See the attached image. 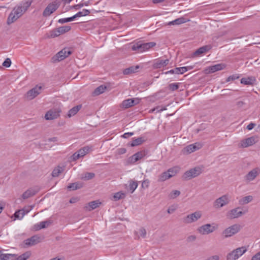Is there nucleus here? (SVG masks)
<instances>
[{
    "label": "nucleus",
    "instance_id": "nucleus-1",
    "mask_svg": "<svg viewBox=\"0 0 260 260\" xmlns=\"http://www.w3.org/2000/svg\"><path fill=\"white\" fill-rule=\"evenodd\" d=\"M31 3V1H24L16 6L8 17L7 24H11L21 17L27 10Z\"/></svg>",
    "mask_w": 260,
    "mask_h": 260
},
{
    "label": "nucleus",
    "instance_id": "nucleus-2",
    "mask_svg": "<svg viewBox=\"0 0 260 260\" xmlns=\"http://www.w3.org/2000/svg\"><path fill=\"white\" fill-rule=\"evenodd\" d=\"M156 43L154 42L142 43L138 42L135 43L132 46V50L138 52H143L148 50L151 48L155 46Z\"/></svg>",
    "mask_w": 260,
    "mask_h": 260
},
{
    "label": "nucleus",
    "instance_id": "nucleus-3",
    "mask_svg": "<svg viewBox=\"0 0 260 260\" xmlns=\"http://www.w3.org/2000/svg\"><path fill=\"white\" fill-rule=\"evenodd\" d=\"M247 250V248L245 246L237 248L227 254L226 260H237L244 254Z\"/></svg>",
    "mask_w": 260,
    "mask_h": 260
},
{
    "label": "nucleus",
    "instance_id": "nucleus-4",
    "mask_svg": "<svg viewBox=\"0 0 260 260\" xmlns=\"http://www.w3.org/2000/svg\"><path fill=\"white\" fill-rule=\"evenodd\" d=\"M217 229L218 225L214 223L212 224L207 223L199 226L197 229V231L200 234L204 235L212 233Z\"/></svg>",
    "mask_w": 260,
    "mask_h": 260
},
{
    "label": "nucleus",
    "instance_id": "nucleus-5",
    "mask_svg": "<svg viewBox=\"0 0 260 260\" xmlns=\"http://www.w3.org/2000/svg\"><path fill=\"white\" fill-rule=\"evenodd\" d=\"M202 216V212L197 211L189 214L183 218V222L185 224H190L199 220Z\"/></svg>",
    "mask_w": 260,
    "mask_h": 260
},
{
    "label": "nucleus",
    "instance_id": "nucleus-6",
    "mask_svg": "<svg viewBox=\"0 0 260 260\" xmlns=\"http://www.w3.org/2000/svg\"><path fill=\"white\" fill-rule=\"evenodd\" d=\"M202 172V168L200 167H196L186 171L182 176V178L186 180H189L198 176Z\"/></svg>",
    "mask_w": 260,
    "mask_h": 260
},
{
    "label": "nucleus",
    "instance_id": "nucleus-7",
    "mask_svg": "<svg viewBox=\"0 0 260 260\" xmlns=\"http://www.w3.org/2000/svg\"><path fill=\"white\" fill-rule=\"evenodd\" d=\"M72 52L71 48H64L54 56L52 57V60L54 62L61 61L71 54Z\"/></svg>",
    "mask_w": 260,
    "mask_h": 260
},
{
    "label": "nucleus",
    "instance_id": "nucleus-8",
    "mask_svg": "<svg viewBox=\"0 0 260 260\" xmlns=\"http://www.w3.org/2000/svg\"><path fill=\"white\" fill-rule=\"evenodd\" d=\"M230 202V198L228 195H223L217 199L214 203V207L219 209L228 205Z\"/></svg>",
    "mask_w": 260,
    "mask_h": 260
},
{
    "label": "nucleus",
    "instance_id": "nucleus-9",
    "mask_svg": "<svg viewBox=\"0 0 260 260\" xmlns=\"http://www.w3.org/2000/svg\"><path fill=\"white\" fill-rule=\"evenodd\" d=\"M43 240V238L41 236L36 235L32 236L29 238L25 239L23 243L25 247H30L36 245L41 242Z\"/></svg>",
    "mask_w": 260,
    "mask_h": 260
},
{
    "label": "nucleus",
    "instance_id": "nucleus-10",
    "mask_svg": "<svg viewBox=\"0 0 260 260\" xmlns=\"http://www.w3.org/2000/svg\"><path fill=\"white\" fill-rule=\"evenodd\" d=\"M60 112L61 110L59 108L51 109L46 112L45 118L47 120L56 119L59 116Z\"/></svg>",
    "mask_w": 260,
    "mask_h": 260
},
{
    "label": "nucleus",
    "instance_id": "nucleus-11",
    "mask_svg": "<svg viewBox=\"0 0 260 260\" xmlns=\"http://www.w3.org/2000/svg\"><path fill=\"white\" fill-rule=\"evenodd\" d=\"M59 5L56 2H53L49 4L43 11V15L45 17L50 16L52 13L55 12L58 8Z\"/></svg>",
    "mask_w": 260,
    "mask_h": 260
},
{
    "label": "nucleus",
    "instance_id": "nucleus-12",
    "mask_svg": "<svg viewBox=\"0 0 260 260\" xmlns=\"http://www.w3.org/2000/svg\"><path fill=\"white\" fill-rule=\"evenodd\" d=\"M240 230V225L234 224L224 230L223 235L225 238H228L237 233Z\"/></svg>",
    "mask_w": 260,
    "mask_h": 260
},
{
    "label": "nucleus",
    "instance_id": "nucleus-13",
    "mask_svg": "<svg viewBox=\"0 0 260 260\" xmlns=\"http://www.w3.org/2000/svg\"><path fill=\"white\" fill-rule=\"evenodd\" d=\"M42 87L41 86L36 85L35 87L29 90L26 93V98L29 100L35 98L38 95L41 93Z\"/></svg>",
    "mask_w": 260,
    "mask_h": 260
},
{
    "label": "nucleus",
    "instance_id": "nucleus-14",
    "mask_svg": "<svg viewBox=\"0 0 260 260\" xmlns=\"http://www.w3.org/2000/svg\"><path fill=\"white\" fill-rule=\"evenodd\" d=\"M71 29V26H62L59 27L56 29H54L52 30L51 32V37L52 38H54L56 37H58L61 34H64L67 32H68Z\"/></svg>",
    "mask_w": 260,
    "mask_h": 260
},
{
    "label": "nucleus",
    "instance_id": "nucleus-15",
    "mask_svg": "<svg viewBox=\"0 0 260 260\" xmlns=\"http://www.w3.org/2000/svg\"><path fill=\"white\" fill-rule=\"evenodd\" d=\"M260 170L258 168H255L249 171L244 177V180L247 182H249L254 180L259 175Z\"/></svg>",
    "mask_w": 260,
    "mask_h": 260
},
{
    "label": "nucleus",
    "instance_id": "nucleus-16",
    "mask_svg": "<svg viewBox=\"0 0 260 260\" xmlns=\"http://www.w3.org/2000/svg\"><path fill=\"white\" fill-rule=\"evenodd\" d=\"M202 147V145L201 143H196L185 147L183 150V152L184 154H189L200 149Z\"/></svg>",
    "mask_w": 260,
    "mask_h": 260
},
{
    "label": "nucleus",
    "instance_id": "nucleus-17",
    "mask_svg": "<svg viewBox=\"0 0 260 260\" xmlns=\"http://www.w3.org/2000/svg\"><path fill=\"white\" fill-rule=\"evenodd\" d=\"M240 208L237 207L229 211L226 214L227 218L232 219L242 216L244 213L240 211Z\"/></svg>",
    "mask_w": 260,
    "mask_h": 260
},
{
    "label": "nucleus",
    "instance_id": "nucleus-18",
    "mask_svg": "<svg viewBox=\"0 0 260 260\" xmlns=\"http://www.w3.org/2000/svg\"><path fill=\"white\" fill-rule=\"evenodd\" d=\"M139 103V100L138 99H128L122 102L121 107L123 109H127L138 104Z\"/></svg>",
    "mask_w": 260,
    "mask_h": 260
},
{
    "label": "nucleus",
    "instance_id": "nucleus-19",
    "mask_svg": "<svg viewBox=\"0 0 260 260\" xmlns=\"http://www.w3.org/2000/svg\"><path fill=\"white\" fill-rule=\"evenodd\" d=\"M254 137H251L247 139L242 140L239 144V147L242 148H246L251 146L254 144L256 141Z\"/></svg>",
    "mask_w": 260,
    "mask_h": 260
},
{
    "label": "nucleus",
    "instance_id": "nucleus-20",
    "mask_svg": "<svg viewBox=\"0 0 260 260\" xmlns=\"http://www.w3.org/2000/svg\"><path fill=\"white\" fill-rule=\"evenodd\" d=\"M146 153L145 151H141L138 152L129 157V161L131 163H135L136 161L143 158L146 155Z\"/></svg>",
    "mask_w": 260,
    "mask_h": 260
},
{
    "label": "nucleus",
    "instance_id": "nucleus-21",
    "mask_svg": "<svg viewBox=\"0 0 260 260\" xmlns=\"http://www.w3.org/2000/svg\"><path fill=\"white\" fill-rule=\"evenodd\" d=\"M39 191V189L37 187L29 188L26 190L22 195L23 199H27L34 195H35Z\"/></svg>",
    "mask_w": 260,
    "mask_h": 260
},
{
    "label": "nucleus",
    "instance_id": "nucleus-22",
    "mask_svg": "<svg viewBox=\"0 0 260 260\" xmlns=\"http://www.w3.org/2000/svg\"><path fill=\"white\" fill-rule=\"evenodd\" d=\"M224 67V65L223 64H217L210 66L205 69V73L206 74L213 73L216 71L223 69Z\"/></svg>",
    "mask_w": 260,
    "mask_h": 260
},
{
    "label": "nucleus",
    "instance_id": "nucleus-23",
    "mask_svg": "<svg viewBox=\"0 0 260 260\" xmlns=\"http://www.w3.org/2000/svg\"><path fill=\"white\" fill-rule=\"evenodd\" d=\"M169 62V60L167 59H157L155 60L153 67L154 69H158L163 68L166 66Z\"/></svg>",
    "mask_w": 260,
    "mask_h": 260
},
{
    "label": "nucleus",
    "instance_id": "nucleus-24",
    "mask_svg": "<svg viewBox=\"0 0 260 260\" xmlns=\"http://www.w3.org/2000/svg\"><path fill=\"white\" fill-rule=\"evenodd\" d=\"M101 204V203L99 201L96 200L89 202L87 205L84 206V208L85 211H90L98 207Z\"/></svg>",
    "mask_w": 260,
    "mask_h": 260
},
{
    "label": "nucleus",
    "instance_id": "nucleus-25",
    "mask_svg": "<svg viewBox=\"0 0 260 260\" xmlns=\"http://www.w3.org/2000/svg\"><path fill=\"white\" fill-rule=\"evenodd\" d=\"M211 49V46L209 45H206L201 47L198 49L194 53L193 56H197L201 55L207 51H209Z\"/></svg>",
    "mask_w": 260,
    "mask_h": 260
},
{
    "label": "nucleus",
    "instance_id": "nucleus-26",
    "mask_svg": "<svg viewBox=\"0 0 260 260\" xmlns=\"http://www.w3.org/2000/svg\"><path fill=\"white\" fill-rule=\"evenodd\" d=\"M135 239H139L140 237L145 238L146 236V231L144 228H141L138 231L135 232Z\"/></svg>",
    "mask_w": 260,
    "mask_h": 260
},
{
    "label": "nucleus",
    "instance_id": "nucleus-27",
    "mask_svg": "<svg viewBox=\"0 0 260 260\" xmlns=\"http://www.w3.org/2000/svg\"><path fill=\"white\" fill-rule=\"evenodd\" d=\"M253 199V198L251 195L245 196L239 200V204L241 205H246L251 202Z\"/></svg>",
    "mask_w": 260,
    "mask_h": 260
},
{
    "label": "nucleus",
    "instance_id": "nucleus-28",
    "mask_svg": "<svg viewBox=\"0 0 260 260\" xmlns=\"http://www.w3.org/2000/svg\"><path fill=\"white\" fill-rule=\"evenodd\" d=\"M255 81V79L252 77L247 78H242L241 79V83L244 85H253Z\"/></svg>",
    "mask_w": 260,
    "mask_h": 260
},
{
    "label": "nucleus",
    "instance_id": "nucleus-29",
    "mask_svg": "<svg viewBox=\"0 0 260 260\" xmlns=\"http://www.w3.org/2000/svg\"><path fill=\"white\" fill-rule=\"evenodd\" d=\"M50 222L49 221H44L36 224L34 225V227L36 230L38 231L42 229L47 228L50 224Z\"/></svg>",
    "mask_w": 260,
    "mask_h": 260
},
{
    "label": "nucleus",
    "instance_id": "nucleus-30",
    "mask_svg": "<svg viewBox=\"0 0 260 260\" xmlns=\"http://www.w3.org/2000/svg\"><path fill=\"white\" fill-rule=\"evenodd\" d=\"M193 68L192 67H183L175 68V74H182L187 71L191 70Z\"/></svg>",
    "mask_w": 260,
    "mask_h": 260
},
{
    "label": "nucleus",
    "instance_id": "nucleus-31",
    "mask_svg": "<svg viewBox=\"0 0 260 260\" xmlns=\"http://www.w3.org/2000/svg\"><path fill=\"white\" fill-rule=\"evenodd\" d=\"M170 178H171L170 175H169V173L167 171L162 173L158 176L157 181L159 182H164Z\"/></svg>",
    "mask_w": 260,
    "mask_h": 260
},
{
    "label": "nucleus",
    "instance_id": "nucleus-32",
    "mask_svg": "<svg viewBox=\"0 0 260 260\" xmlns=\"http://www.w3.org/2000/svg\"><path fill=\"white\" fill-rule=\"evenodd\" d=\"M82 106L81 105H77L71 109L68 112V116L69 117H71L77 113V112L81 109Z\"/></svg>",
    "mask_w": 260,
    "mask_h": 260
},
{
    "label": "nucleus",
    "instance_id": "nucleus-33",
    "mask_svg": "<svg viewBox=\"0 0 260 260\" xmlns=\"http://www.w3.org/2000/svg\"><path fill=\"white\" fill-rule=\"evenodd\" d=\"M144 142L145 140L143 137H139L138 138H133L131 144L132 147H135L141 145Z\"/></svg>",
    "mask_w": 260,
    "mask_h": 260
},
{
    "label": "nucleus",
    "instance_id": "nucleus-34",
    "mask_svg": "<svg viewBox=\"0 0 260 260\" xmlns=\"http://www.w3.org/2000/svg\"><path fill=\"white\" fill-rule=\"evenodd\" d=\"M187 20L183 17L177 18L173 21L169 22L168 24L169 25H179L182 23H185Z\"/></svg>",
    "mask_w": 260,
    "mask_h": 260
},
{
    "label": "nucleus",
    "instance_id": "nucleus-35",
    "mask_svg": "<svg viewBox=\"0 0 260 260\" xmlns=\"http://www.w3.org/2000/svg\"><path fill=\"white\" fill-rule=\"evenodd\" d=\"M106 88L107 87L106 86L101 85L95 89L92 94L94 96L99 95L104 93Z\"/></svg>",
    "mask_w": 260,
    "mask_h": 260
},
{
    "label": "nucleus",
    "instance_id": "nucleus-36",
    "mask_svg": "<svg viewBox=\"0 0 260 260\" xmlns=\"http://www.w3.org/2000/svg\"><path fill=\"white\" fill-rule=\"evenodd\" d=\"M83 186V183L81 182H75L70 184L68 186V188L72 190H76L82 188Z\"/></svg>",
    "mask_w": 260,
    "mask_h": 260
},
{
    "label": "nucleus",
    "instance_id": "nucleus-37",
    "mask_svg": "<svg viewBox=\"0 0 260 260\" xmlns=\"http://www.w3.org/2000/svg\"><path fill=\"white\" fill-rule=\"evenodd\" d=\"M180 168L176 166L170 168L167 170L168 172L169 173V175H170V177H172L175 176L179 171Z\"/></svg>",
    "mask_w": 260,
    "mask_h": 260
},
{
    "label": "nucleus",
    "instance_id": "nucleus-38",
    "mask_svg": "<svg viewBox=\"0 0 260 260\" xmlns=\"http://www.w3.org/2000/svg\"><path fill=\"white\" fill-rule=\"evenodd\" d=\"M30 252L26 251L17 257H16V255H15L14 260H26L30 256Z\"/></svg>",
    "mask_w": 260,
    "mask_h": 260
},
{
    "label": "nucleus",
    "instance_id": "nucleus-39",
    "mask_svg": "<svg viewBox=\"0 0 260 260\" xmlns=\"http://www.w3.org/2000/svg\"><path fill=\"white\" fill-rule=\"evenodd\" d=\"M91 149V148L90 147L87 146L80 149L79 151H78V152L79 153L81 157H83L87 153H88Z\"/></svg>",
    "mask_w": 260,
    "mask_h": 260
},
{
    "label": "nucleus",
    "instance_id": "nucleus-40",
    "mask_svg": "<svg viewBox=\"0 0 260 260\" xmlns=\"http://www.w3.org/2000/svg\"><path fill=\"white\" fill-rule=\"evenodd\" d=\"M1 260H14L15 254H0Z\"/></svg>",
    "mask_w": 260,
    "mask_h": 260
},
{
    "label": "nucleus",
    "instance_id": "nucleus-41",
    "mask_svg": "<svg viewBox=\"0 0 260 260\" xmlns=\"http://www.w3.org/2000/svg\"><path fill=\"white\" fill-rule=\"evenodd\" d=\"M138 68V66L131 67L129 68L124 69L123 71V74L124 75H128L135 73Z\"/></svg>",
    "mask_w": 260,
    "mask_h": 260
},
{
    "label": "nucleus",
    "instance_id": "nucleus-42",
    "mask_svg": "<svg viewBox=\"0 0 260 260\" xmlns=\"http://www.w3.org/2000/svg\"><path fill=\"white\" fill-rule=\"evenodd\" d=\"M138 187V183L136 181L130 180L129 181V190L133 193Z\"/></svg>",
    "mask_w": 260,
    "mask_h": 260
},
{
    "label": "nucleus",
    "instance_id": "nucleus-43",
    "mask_svg": "<svg viewBox=\"0 0 260 260\" xmlns=\"http://www.w3.org/2000/svg\"><path fill=\"white\" fill-rule=\"evenodd\" d=\"M125 197V194L124 192H123L122 191H119V192L115 193L114 194L113 198V200L114 201H118L120 199L124 198Z\"/></svg>",
    "mask_w": 260,
    "mask_h": 260
},
{
    "label": "nucleus",
    "instance_id": "nucleus-44",
    "mask_svg": "<svg viewBox=\"0 0 260 260\" xmlns=\"http://www.w3.org/2000/svg\"><path fill=\"white\" fill-rule=\"evenodd\" d=\"M63 171V168L61 167H57L55 168L52 173L53 177H57Z\"/></svg>",
    "mask_w": 260,
    "mask_h": 260
},
{
    "label": "nucleus",
    "instance_id": "nucleus-45",
    "mask_svg": "<svg viewBox=\"0 0 260 260\" xmlns=\"http://www.w3.org/2000/svg\"><path fill=\"white\" fill-rule=\"evenodd\" d=\"M25 212L23 210H19L14 213V217L15 219H21L25 215Z\"/></svg>",
    "mask_w": 260,
    "mask_h": 260
},
{
    "label": "nucleus",
    "instance_id": "nucleus-46",
    "mask_svg": "<svg viewBox=\"0 0 260 260\" xmlns=\"http://www.w3.org/2000/svg\"><path fill=\"white\" fill-rule=\"evenodd\" d=\"M74 20V18L73 16H72V17H69V18L59 19L58 20V22L60 24H62V23H67V22H71L72 21H73Z\"/></svg>",
    "mask_w": 260,
    "mask_h": 260
},
{
    "label": "nucleus",
    "instance_id": "nucleus-47",
    "mask_svg": "<svg viewBox=\"0 0 260 260\" xmlns=\"http://www.w3.org/2000/svg\"><path fill=\"white\" fill-rule=\"evenodd\" d=\"M179 83H173L169 85V89L171 91H175L178 89Z\"/></svg>",
    "mask_w": 260,
    "mask_h": 260
},
{
    "label": "nucleus",
    "instance_id": "nucleus-48",
    "mask_svg": "<svg viewBox=\"0 0 260 260\" xmlns=\"http://www.w3.org/2000/svg\"><path fill=\"white\" fill-rule=\"evenodd\" d=\"M167 110V108L166 106H157L153 109H151L150 111L151 112H153L154 111H156V112H160L161 111H163L164 110Z\"/></svg>",
    "mask_w": 260,
    "mask_h": 260
},
{
    "label": "nucleus",
    "instance_id": "nucleus-49",
    "mask_svg": "<svg viewBox=\"0 0 260 260\" xmlns=\"http://www.w3.org/2000/svg\"><path fill=\"white\" fill-rule=\"evenodd\" d=\"M95 176V174L93 173H86L84 176L82 177V179L88 180L92 179Z\"/></svg>",
    "mask_w": 260,
    "mask_h": 260
},
{
    "label": "nucleus",
    "instance_id": "nucleus-50",
    "mask_svg": "<svg viewBox=\"0 0 260 260\" xmlns=\"http://www.w3.org/2000/svg\"><path fill=\"white\" fill-rule=\"evenodd\" d=\"M180 194V192L179 190H173L169 194V197L171 199H175L178 196H179Z\"/></svg>",
    "mask_w": 260,
    "mask_h": 260
},
{
    "label": "nucleus",
    "instance_id": "nucleus-51",
    "mask_svg": "<svg viewBox=\"0 0 260 260\" xmlns=\"http://www.w3.org/2000/svg\"><path fill=\"white\" fill-rule=\"evenodd\" d=\"M11 64V59L9 58H6L5 59V60L4 61V62L3 63V66L6 68L10 67Z\"/></svg>",
    "mask_w": 260,
    "mask_h": 260
},
{
    "label": "nucleus",
    "instance_id": "nucleus-52",
    "mask_svg": "<svg viewBox=\"0 0 260 260\" xmlns=\"http://www.w3.org/2000/svg\"><path fill=\"white\" fill-rule=\"evenodd\" d=\"M150 181L148 179H145L142 182V188H148L149 185Z\"/></svg>",
    "mask_w": 260,
    "mask_h": 260
},
{
    "label": "nucleus",
    "instance_id": "nucleus-53",
    "mask_svg": "<svg viewBox=\"0 0 260 260\" xmlns=\"http://www.w3.org/2000/svg\"><path fill=\"white\" fill-rule=\"evenodd\" d=\"M196 239H197L196 236L192 235H190L187 237V238L186 239V241L188 242H191L194 241Z\"/></svg>",
    "mask_w": 260,
    "mask_h": 260
},
{
    "label": "nucleus",
    "instance_id": "nucleus-54",
    "mask_svg": "<svg viewBox=\"0 0 260 260\" xmlns=\"http://www.w3.org/2000/svg\"><path fill=\"white\" fill-rule=\"evenodd\" d=\"M219 258L218 255H213L208 256L205 260H219Z\"/></svg>",
    "mask_w": 260,
    "mask_h": 260
},
{
    "label": "nucleus",
    "instance_id": "nucleus-55",
    "mask_svg": "<svg viewBox=\"0 0 260 260\" xmlns=\"http://www.w3.org/2000/svg\"><path fill=\"white\" fill-rule=\"evenodd\" d=\"M117 152L118 154H123L126 152V149L124 148H120L117 150Z\"/></svg>",
    "mask_w": 260,
    "mask_h": 260
},
{
    "label": "nucleus",
    "instance_id": "nucleus-56",
    "mask_svg": "<svg viewBox=\"0 0 260 260\" xmlns=\"http://www.w3.org/2000/svg\"><path fill=\"white\" fill-rule=\"evenodd\" d=\"M80 157H81L80 155H79V153L77 152L74 153L73 155H72V159L73 160H76L77 159H79Z\"/></svg>",
    "mask_w": 260,
    "mask_h": 260
},
{
    "label": "nucleus",
    "instance_id": "nucleus-57",
    "mask_svg": "<svg viewBox=\"0 0 260 260\" xmlns=\"http://www.w3.org/2000/svg\"><path fill=\"white\" fill-rule=\"evenodd\" d=\"M251 260H260V251L253 255Z\"/></svg>",
    "mask_w": 260,
    "mask_h": 260
},
{
    "label": "nucleus",
    "instance_id": "nucleus-58",
    "mask_svg": "<svg viewBox=\"0 0 260 260\" xmlns=\"http://www.w3.org/2000/svg\"><path fill=\"white\" fill-rule=\"evenodd\" d=\"M239 78L238 76L237 75H232L228 77V78L226 79V81H234L235 79H237Z\"/></svg>",
    "mask_w": 260,
    "mask_h": 260
},
{
    "label": "nucleus",
    "instance_id": "nucleus-59",
    "mask_svg": "<svg viewBox=\"0 0 260 260\" xmlns=\"http://www.w3.org/2000/svg\"><path fill=\"white\" fill-rule=\"evenodd\" d=\"M175 210H176V208L175 207H174L173 206L170 207L168 209L167 212L169 214H171V213H173L175 211Z\"/></svg>",
    "mask_w": 260,
    "mask_h": 260
},
{
    "label": "nucleus",
    "instance_id": "nucleus-60",
    "mask_svg": "<svg viewBox=\"0 0 260 260\" xmlns=\"http://www.w3.org/2000/svg\"><path fill=\"white\" fill-rule=\"evenodd\" d=\"M81 12H82L83 16H87V15H89L90 13L89 10H87V9H83L82 10V11H81Z\"/></svg>",
    "mask_w": 260,
    "mask_h": 260
},
{
    "label": "nucleus",
    "instance_id": "nucleus-61",
    "mask_svg": "<svg viewBox=\"0 0 260 260\" xmlns=\"http://www.w3.org/2000/svg\"><path fill=\"white\" fill-rule=\"evenodd\" d=\"M245 103L243 101H239L237 102L236 105L239 108H242L243 106H244Z\"/></svg>",
    "mask_w": 260,
    "mask_h": 260
},
{
    "label": "nucleus",
    "instance_id": "nucleus-62",
    "mask_svg": "<svg viewBox=\"0 0 260 260\" xmlns=\"http://www.w3.org/2000/svg\"><path fill=\"white\" fill-rule=\"evenodd\" d=\"M133 134H134V133H124V134L123 135L122 137H123L124 138H128V137H130V136H133Z\"/></svg>",
    "mask_w": 260,
    "mask_h": 260
},
{
    "label": "nucleus",
    "instance_id": "nucleus-63",
    "mask_svg": "<svg viewBox=\"0 0 260 260\" xmlns=\"http://www.w3.org/2000/svg\"><path fill=\"white\" fill-rule=\"evenodd\" d=\"M255 125V124L254 123H250L247 126V128L248 130H251L254 127Z\"/></svg>",
    "mask_w": 260,
    "mask_h": 260
},
{
    "label": "nucleus",
    "instance_id": "nucleus-64",
    "mask_svg": "<svg viewBox=\"0 0 260 260\" xmlns=\"http://www.w3.org/2000/svg\"><path fill=\"white\" fill-rule=\"evenodd\" d=\"M74 19L76 18H77V17H81V16H83L82 15V12L81 11H80L79 12H78L77 14H76L75 15H74V16H73Z\"/></svg>",
    "mask_w": 260,
    "mask_h": 260
}]
</instances>
